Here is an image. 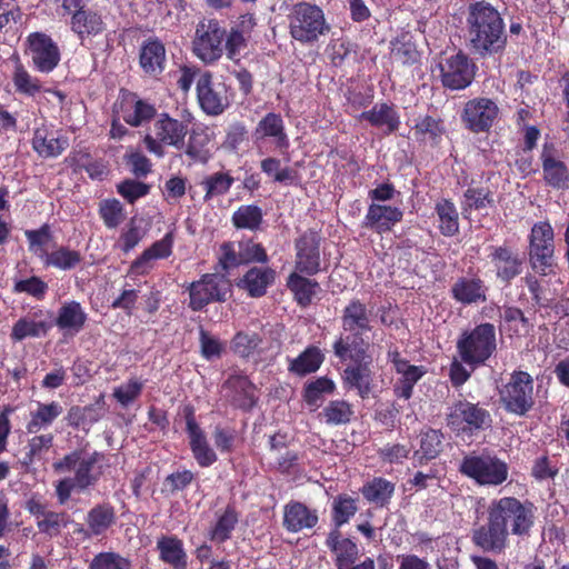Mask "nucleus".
Here are the masks:
<instances>
[{
	"label": "nucleus",
	"instance_id": "4468645a",
	"mask_svg": "<svg viewBox=\"0 0 569 569\" xmlns=\"http://www.w3.org/2000/svg\"><path fill=\"white\" fill-rule=\"evenodd\" d=\"M441 81L446 88L461 90L473 80L475 66L461 52L440 63Z\"/></svg>",
	"mask_w": 569,
	"mask_h": 569
},
{
	"label": "nucleus",
	"instance_id": "f704fd0d",
	"mask_svg": "<svg viewBox=\"0 0 569 569\" xmlns=\"http://www.w3.org/2000/svg\"><path fill=\"white\" fill-rule=\"evenodd\" d=\"M254 134L258 139L273 138L274 143L280 149L289 147V139L284 132L282 118L277 113H268L258 123Z\"/></svg>",
	"mask_w": 569,
	"mask_h": 569
},
{
	"label": "nucleus",
	"instance_id": "20e7f679",
	"mask_svg": "<svg viewBox=\"0 0 569 569\" xmlns=\"http://www.w3.org/2000/svg\"><path fill=\"white\" fill-rule=\"evenodd\" d=\"M489 512L505 530H508V526H510L511 533L517 536L528 535L535 520L532 505L522 503L513 497H503L492 501Z\"/></svg>",
	"mask_w": 569,
	"mask_h": 569
},
{
	"label": "nucleus",
	"instance_id": "6ab92c4d",
	"mask_svg": "<svg viewBox=\"0 0 569 569\" xmlns=\"http://www.w3.org/2000/svg\"><path fill=\"white\" fill-rule=\"evenodd\" d=\"M186 430L189 446L197 463L202 468L212 466L218 460V456L213 448L210 447L204 431L197 423L191 411L186 417Z\"/></svg>",
	"mask_w": 569,
	"mask_h": 569
},
{
	"label": "nucleus",
	"instance_id": "052dcab7",
	"mask_svg": "<svg viewBox=\"0 0 569 569\" xmlns=\"http://www.w3.org/2000/svg\"><path fill=\"white\" fill-rule=\"evenodd\" d=\"M261 170L274 181L281 183H292L296 174L292 169L281 168V161L277 158H266L261 161Z\"/></svg>",
	"mask_w": 569,
	"mask_h": 569
},
{
	"label": "nucleus",
	"instance_id": "72a5a7b5",
	"mask_svg": "<svg viewBox=\"0 0 569 569\" xmlns=\"http://www.w3.org/2000/svg\"><path fill=\"white\" fill-rule=\"evenodd\" d=\"M224 388L231 392V399L238 407L249 409L256 403V389L247 377L233 375L226 381Z\"/></svg>",
	"mask_w": 569,
	"mask_h": 569
},
{
	"label": "nucleus",
	"instance_id": "412c9836",
	"mask_svg": "<svg viewBox=\"0 0 569 569\" xmlns=\"http://www.w3.org/2000/svg\"><path fill=\"white\" fill-rule=\"evenodd\" d=\"M372 317V312L366 303L359 299H352L342 310L341 327L343 331L351 333L357 339L371 330Z\"/></svg>",
	"mask_w": 569,
	"mask_h": 569
},
{
	"label": "nucleus",
	"instance_id": "a19ab883",
	"mask_svg": "<svg viewBox=\"0 0 569 569\" xmlns=\"http://www.w3.org/2000/svg\"><path fill=\"white\" fill-rule=\"evenodd\" d=\"M287 286L295 295L297 302L303 307L311 302L312 298L319 290L317 281L305 278L298 272H292L289 276Z\"/></svg>",
	"mask_w": 569,
	"mask_h": 569
},
{
	"label": "nucleus",
	"instance_id": "49530a36",
	"mask_svg": "<svg viewBox=\"0 0 569 569\" xmlns=\"http://www.w3.org/2000/svg\"><path fill=\"white\" fill-rule=\"evenodd\" d=\"M393 491V483L383 478H375L366 483L361 489L363 497L369 502L377 506L386 505L391 498Z\"/></svg>",
	"mask_w": 569,
	"mask_h": 569
},
{
	"label": "nucleus",
	"instance_id": "f257e3e1",
	"mask_svg": "<svg viewBox=\"0 0 569 569\" xmlns=\"http://www.w3.org/2000/svg\"><path fill=\"white\" fill-rule=\"evenodd\" d=\"M467 24L470 43L478 53L492 54L505 48L507 36L503 19L489 2L471 3L468 9Z\"/></svg>",
	"mask_w": 569,
	"mask_h": 569
},
{
	"label": "nucleus",
	"instance_id": "7ed1b4c3",
	"mask_svg": "<svg viewBox=\"0 0 569 569\" xmlns=\"http://www.w3.org/2000/svg\"><path fill=\"white\" fill-rule=\"evenodd\" d=\"M496 349V328L491 323H481L466 330L457 340V351L461 361L472 368L483 365Z\"/></svg>",
	"mask_w": 569,
	"mask_h": 569
},
{
	"label": "nucleus",
	"instance_id": "c03bdc74",
	"mask_svg": "<svg viewBox=\"0 0 569 569\" xmlns=\"http://www.w3.org/2000/svg\"><path fill=\"white\" fill-rule=\"evenodd\" d=\"M440 232L446 237H452L459 231V214L456 206L442 199L436 204Z\"/></svg>",
	"mask_w": 569,
	"mask_h": 569
},
{
	"label": "nucleus",
	"instance_id": "cd10ccee",
	"mask_svg": "<svg viewBox=\"0 0 569 569\" xmlns=\"http://www.w3.org/2000/svg\"><path fill=\"white\" fill-rule=\"evenodd\" d=\"M490 258L497 269V276L509 281L521 271V260L507 247H492Z\"/></svg>",
	"mask_w": 569,
	"mask_h": 569
},
{
	"label": "nucleus",
	"instance_id": "393cba45",
	"mask_svg": "<svg viewBox=\"0 0 569 569\" xmlns=\"http://www.w3.org/2000/svg\"><path fill=\"white\" fill-rule=\"evenodd\" d=\"M336 557L338 569H352L358 557V547L349 538H343L338 529L332 530L326 541Z\"/></svg>",
	"mask_w": 569,
	"mask_h": 569
},
{
	"label": "nucleus",
	"instance_id": "5fc2aeb1",
	"mask_svg": "<svg viewBox=\"0 0 569 569\" xmlns=\"http://www.w3.org/2000/svg\"><path fill=\"white\" fill-rule=\"evenodd\" d=\"M262 221L261 209L257 206H241L232 216L233 224L239 229L256 230Z\"/></svg>",
	"mask_w": 569,
	"mask_h": 569
},
{
	"label": "nucleus",
	"instance_id": "4be33fe9",
	"mask_svg": "<svg viewBox=\"0 0 569 569\" xmlns=\"http://www.w3.org/2000/svg\"><path fill=\"white\" fill-rule=\"evenodd\" d=\"M402 216L403 213L398 207L372 202L368 207L363 226L378 233L387 232L401 221Z\"/></svg>",
	"mask_w": 569,
	"mask_h": 569
},
{
	"label": "nucleus",
	"instance_id": "3c124183",
	"mask_svg": "<svg viewBox=\"0 0 569 569\" xmlns=\"http://www.w3.org/2000/svg\"><path fill=\"white\" fill-rule=\"evenodd\" d=\"M441 451V433L437 430H428L420 435V447L415 451L413 458L419 462L435 459Z\"/></svg>",
	"mask_w": 569,
	"mask_h": 569
},
{
	"label": "nucleus",
	"instance_id": "79ce46f5",
	"mask_svg": "<svg viewBox=\"0 0 569 569\" xmlns=\"http://www.w3.org/2000/svg\"><path fill=\"white\" fill-rule=\"evenodd\" d=\"M53 445V436L51 433H44L33 436L29 439L27 445V452L23 457L22 465L30 468L37 462H44L46 453L50 450Z\"/></svg>",
	"mask_w": 569,
	"mask_h": 569
},
{
	"label": "nucleus",
	"instance_id": "6e6d98bb",
	"mask_svg": "<svg viewBox=\"0 0 569 569\" xmlns=\"http://www.w3.org/2000/svg\"><path fill=\"white\" fill-rule=\"evenodd\" d=\"M333 390L335 382L327 377H320L306 386L303 397L309 406L318 407L322 397L332 393Z\"/></svg>",
	"mask_w": 569,
	"mask_h": 569
},
{
	"label": "nucleus",
	"instance_id": "774afa93",
	"mask_svg": "<svg viewBox=\"0 0 569 569\" xmlns=\"http://www.w3.org/2000/svg\"><path fill=\"white\" fill-rule=\"evenodd\" d=\"M240 251L241 263L249 262H267L268 256L261 244L256 243L251 240L242 241L238 243Z\"/></svg>",
	"mask_w": 569,
	"mask_h": 569
},
{
	"label": "nucleus",
	"instance_id": "9b49d317",
	"mask_svg": "<svg viewBox=\"0 0 569 569\" xmlns=\"http://www.w3.org/2000/svg\"><path fill=\"white\" fill-rule=\"evenodd\" d=\"M529 257L533 269L546 273L553 260V229L548 222L533 224L529 238Z\"/></svg>",
	"mask_w": 569,
	"mask_h": 569
},
{
	"label": "nucleus",
	"instance_id": "0eeeda50",
	"mask_svg": "<svg viewBox=\"0 0 569 569\" xmlns=\"http://www.w3.org/2000/svg\"><path fill=\"white\" fill-rule=\"evenodd\" d=\"M187 132V126L182 121L161 113L153 123V136L146 134L143 142L149 152L163 157V146L181 148Z\"/></svg>",
	"mask_w": 569,
	"mask_h": 569
},
{
	"label": "nucleus",
	"instance_id": "69168bd1",
	"mask_svg": "<svg viewBox=\"0 0 569 569\" xmlns=\"http://www.w3.org/2000/svg\"><path fill=\"white\" fill-rule=\"evenodd\" d=\"M357 505L355 499L347 496H339L333 501V521L340 527L349 521L356 513Z\"/></svg>",
	"mask_w": 569,
	"mask_h": 569
},
{
	"label": "nucleus",
	"instance_id": "473e14b6",
	"mask_svg": "<svg viewBox=\"0 0 569 569\" xmlns=\"http://www.w3.org/2000/svg\"><path fill=\"white\" fill-rule=\"evenodd\" d=\"M160 559L174 569L187 568V553L180 539L173 536H162L157 541Z\"/></svg>",
	"mask_w": 569,
	"mask_h": 569
},
{
	"label": "nucleus",
	"instance_id": "c756f323",
	"mask_svg": "<svg viewBox=\"0 0 569 569\" xmlns=\"http://www.w3.org/2000/svg\"><path fill=\"white\" fill-rule=\"evenodd\" d=\"M276 272L269 267H253L239 281V287L251 297H261L274 281Z\"/></svg>",
	"mask_w": 569,
	"mask_h": 569
},
{
	"label": "nucleus",
	"instance_id": "2eb2a0df",
	"mask_svg": "<svg viewBox=\"0 0 569 569\" xmlns=\"http://www.w3.org/2000/svg\"><path fill=\"white\" fill-rule=\"evenodd\" d=\"M28 53L34 68L40 72L52 71L60 61V52L52 39L41 32L28 37Z\"/></svg>",
	"mask_w": 569,
	"mask_h": 569
},
{
	"label": "nucleus",
	"instance_id": "4c0bfd02",
	"mask_svg": "<svg viewBox=\"0 0 569 569\" xmlns=\"http://www.w3.org/2000/svg\"><path fill=\"white\" fill-rule=\"evenodd\" d=\"M210 143L209 128L197 127L190 133L186 153L194 161L206 162L210 158Z\"/></svg>",
	"mask_w": 569,
	"mask_h": 569
},
{
	"label": "nucleus",
	"instance_id": "864d4df0",
	"mask_svg": "<svg viewBox=\"0 0 569 569\" xmlns=\"http://www.w3.org/2000/svg\"><path fill=\"white\" fill-rule=\"evenodd\" d=\"M143 382L138 378H130L126 382L113 388L112 396L123 408L132 405L141 395Z\"/></svg>",
	"mask_w": 569,
	"mask_h": 569
},
{
	"label": "nucleus",
	"instance_id": "a878e982",
	"mask_svg": "<svg viewBox=\"0 0 569 569\" xmlns=\"http://www.w3.org/2000/svg\"><path fill=\"white\" fill-rule=\"evenodd\" d=\"M360 120L368 121L372 127L381 129L385 133L398 130L400 116L392 104L376 103L370 110L359 116Z\"/></svg>",
	"mask_w": 569,
	"mask_h": 569
},
{
	"label": "nucleus",
	"instance_id": "338daca9",
	"mask_svg": "<svg viewBox=\"0 0 569 569\" xmlns=\"http://www.w3.org/2000/svg\"><path fill=\"white\" fill-rule=\"evenodd\" d=\"M238 521L237 515L232 509H227L223 515L218 519L214 528L211 531V539L222 542L230 537Z\"/></svg>",
	"mask_w": 569,
	"mask_h": 569
},
{
	"label": "nucleus",
	"instance_id": "680f3d73",
	"mask_svg": "<svg viewBox=\"0 0 569 569\" xmlns=\"http://www.w3.org/2000/svg\"><path fill=\"white\" fill-rule=\"evenodd\" d=\"M326 422L330 425L347 423L351 416L352 409L350 405L343 400H335L323 409L322 412Z\"/></svg>",
	"mask_w": 569,
	"mask_h": 569
},
{
	"label": "nucleus",
	"instance_id": "0e129e2a",
	"mask_svg": "<svg viewBox=\"0 0 569 569\" xmlns=\"http://www.w3.org/2000/svg\"><path fill=\"white\" fill-rule=\"evenodd\" d=\"M90 569H130V561L117 552H100L92 559Z\"/></svg>",
	"mask_w": 569,
	"mask_h": 569
},
{
	"label": "nucleus",
	"instance_id": "e433bc0d",
	"mask_svg": "<svg viewBox=\"0 0 569 569\" xmlns=\"http://www.w3.org/2000/svg\"><path fill=\"white\" fill-rule=\"evenodd\" d=\"M49 327V323L37 318V313L28 315L13 325L10 338L16 342L27 338H39L46 336Z\"/></svg>",
	"mask_w": 569,
	"mask_h": 569
},
{
	"label": "nucleus",
	"instance_id": "f8f14e48",
	"mask_svg": "<svg viewBox=\"0 0 569 569\" xmlns=\"http://www.w3.org/2000/svg\"><path fill=\"white\" fill-rule=\"evenodd\" d=\"M230 290L229 282L219 274H204L189 288V307L201 310L212 301H223Z\"/></svg>",
	"mask_w": 569,
	"mask_h": 569
},
{
	"label": "nucleus",
	"instance_id": "8fccbe9b",
	"mask_svg": "<svg viewBox=\"0 0 569 569\" xmlns=\"http://www.w3.org/2000/svg\"><path fill=\"white\" fill-rule=\"evenodd\" d=\"M81 262L79 251L71 250L67 247H59L57 250L48 253L43 259L46 266H51L60 270H70Z\"/></svg>",
	"mask_w": 569,
	"mask_h": 569
},
{
	"label": "nucleus",
	"instance_id": "9d476101",
	"mask_svg": "<svg viewBox=\"0 0 569 569\" xmlns=\"http://www.w3.org/2000/svg\"><path fill=\"white\" fill-rule=\"evenodd\" d=\"M196 90L201 109L209 116L221 114L230 104L227 84L222 81H213L210 72L199 74Z\"/></svg>",
	"mask_w": 569,
	"mask_h": 569
},
{
	"label": "nucleus",
	"instance_id": "f3484780",
	"mask_svg": "<svg viewBox=\"0 0 569 569\" xmlns=\"http://www.w3.org/2000/svg\"><path fill=\"white\" fill-rule=\"evenodd\" d=\"M540 160L545 182L553 189H569V169L553 144H543Z\"/></svg>",
	"mask_w": 569,
	"mask_h": 569
},
{
	"label": "nucleus",
	"instance_id": "5701e85b",
	"mask_svg": "<svg viewBox=\"0 0 569 569\" xmlns=\"http://www.w3.org/2000/svg\"><path fill=\"white\" fill-rule=\"evenodd\" d=\"M318 523L317 510L306 505L293 501L284 507L283 526L289 532H300L305 529H312Z\"/></svg>",
	"mask_w": 569,
	"mask_h": 569
},
{
	"label": "nucleus",
	"instance_id": "2f4dec72",
	"mask_svg": "<svg viewBox=\"0 0 569 569\" xmlns=\"http://www.w3.org/2000/svg\"><path fill=\"white\" fill-rule=\"evenodd\" d=\"M32 147L40 157L53 158L60 156L68 148V140L56 137L46 128H38L33 133Z\"/></svg>",
	"mask_w": 569,
	"mask_h": 569
},
{
	"label": "nucleus",
	"instance_id": "c9c22d12",
	"mask_svg": "<svg viewBox=\"0 0 569 569\" xmlns=\"http://www.w3.org/2000/svg\"><path fill=\"white\" fill-rule=\"evenodd\" d=\"M63 412L62 406L56 401L49 403H38L36 410L31 411L30 420L27 423L29 433H38L48 428Z\"/></svg>",
	"mask_w": 569,
	"mask_h": 569
},
{
	"label": "nucleus",
	"instance_id": "dca6fc26",
	"mask_svg": "<svg viewBox=\"0 0 569 569\" xmlns=\"http://www.w3.org/2000/svg\"><path fill=\"white\" fill-rule=\"evenodd\" d=\"M388 360L399 376L393 387L395 395L408 400L412 396L415 385L426 375L427 370L423 366L410 365L400 357L397 350L388 351Z\"/></svg>",
	"mask_w": 569,
	"mask_h": 569
},
{
	"label": "nucleus",
	"instance_id": "ea45409f",
	"mask_svg": "<svg viewBox=\"0 0 569 569\" xmlns=\"http://www.w3.org/2000/svg\"><path fill=\"white\" fill-rule=\"evenodd\" d=\"M371 371L367 366H352L343 371V382L349 389H356L361 398L368 397L371 391Z\"/></svg>",
	"mask_w": 569,
	"mask_h": 569
},
{
	"label": "nucleus",
	"instance_id": "a211bd4d",
	"mask_svg": "<svg viewBox=\"0 0 569 569\" xmlns=\"http://www.w3.org/2000/svg\"><path fill=\"white\" fill-rule=\"evenodd\" d=\"M320 238L317 232L308 231L296 242V271L313 276L321 269L320 261Z\"/></svg>",
	"mask_w": 569,
	"mask_h": 569
},
{
	"label": "nucleus",
	"instance_id": "1a4fd4ad",
	"mask_svg": "<svg viewBox=\"0 0 569 569\" xmlns=\"http://www.w3.org/2000/svg\"><path fill=\"white\" fill-rule=\"evenodd\" d=\"M533 381L529 373L513 372L509 382L500 390V399L506 409L512 413L522 416L533 405Z\"/></svg>",
	"mask_w": 569,
	"mask_h": 569
},
{
	"label": "nucleus",
	"instance_id": "f03ea898",
	"mask_svg": "<svg viewBox=\"0 0 569 569\" xmlns=\"http://www.w3.org/2000/svg\"><path fill=\"white\" fill-rule=\"evenodd\" d=\"M291 38L301 44H312L330 31L322 9L309 2L295 4L288 14Z\"/></svg>",
	"mask_w": 569,
	"mask_h": 569
},
{
	"label": "nucleus",
	"instance_id": "b1692460",
	"mask_svg": "<svg viewBox=\"0 0 569 569\" xmlns=\"http://www.w3.org/2000/svg\"><path fill=\"white\" fill-rule=\"evenodd\" d=\"M508 530L492 517L489 512L488 526H482L475 530L473 541L485 550L500 551L506 547Z\"/></svg>",
	"mask_w": 569,
	"mask_h": 569
},
{
	"label": "nucleus",
	"instance_id": "ddd939ff",
	"mask_svg": "<svg viewBox=\"0 0 569 569\" xmlns=\"http://www.w3.org/2000/svg\"><path fill=\"white\" fill-rule=\"evenodd\" d=\"M499 114L498 104L489 98H475L463 108L461 119L466 128L475 133L488 131Z\"/></svg>",
	"mask_w": 569,
	"mask_h": 569
},
{
	"label": "nucleus",
	"instance_id": "603ef678",
	"mask_svg": "<svg viewBox=\"0 0 569 569\" xmlns=\"http://www.w3.org/2000/svg\"><path fill=\"white\" fill-rule=\"evenodd\" d=\"M70 517L64 512L41 511V518L37 520L40 532L50 537L58 536L68 526Z\"/></svg>",
	"mask_w": 569,
	"mask_h": 569
},
{
	"label": "nucleus",
	"instance_id": "09e8293b",
	"mask_svg": "<svg viewBox=\"0 0 569 569\" xmlns=\"http://www.w3.org/2000/svg\"><path fill=\"white\" fill-rule=\"evenodd\" d=\"M71 29L80 37L97 34L103 30V22L98 13L84 10L71 18Z\"/></svg>",
	"mask_w": 569,
	"mask_h": 569
},
{
	"label": "nucleus",
	"instance_id": "e2e57ef3",
	"mask_svg": "<svg viewBox=\"0 0 569 569\" xmlns=\"http://www.w3.org/2000/svg\"><path fill=\"white\" fill-rule=\"evenodd\" d=\"M24 234L29 241L30 251L43 260L48 254L46 246L51 239L49 227L44 224L38 230H27Z\"/></svg>",
	"mask_w": 569,
	"mask_h": 569
},
{
	"label": "nucleus",
	"instance_id": "de8ad7c7",
	"mask_svg": "<svg viewBox=\"0 0 569 569\" xmlns=\"http://www.w3.org/2000/svg\"><path fill=\"white\" fill-rule=\"evenodd\" d=\"M323 361V355L317 347L307 348L299 357L290 362V371L305 376L317 371Z\"/></svg>",
	"mask_w": 569,
	"mask_h": 569
},
{
	"label": "nucleus",
	"instance_id": "c85d7f7f",
	"mask_svg": "<svg viewBox=\"0 0 569 569\" xmlns=\"http://www.w3.org/2000/svg\"><path fill=\"white\" fill-rule=\"evenodd\" d=\"M486 291L487 289L479 278H460L451 288L452 297L463 305L486 301Z\"/></svg>",
	"mask_w": 569,
	"mask_h": 569
},
{
	"label": "nucleus",
	"instance_id": "13d9d810",
	"mask_svg": "<svg viewBox=\"0 0 569 569\" xmlns=\"http://www.w3.org/2000/svg\"><path fill=\"white\" fill-rule=\"evenodd\" d=\"M234 179L228 172H216L202 182L206 190V198L224 194L229 191Z\"/></svg>",
	"mask_w": 569,
	"mask_h": 569
},
{
	"label": "nucleus",
	"instance_id": "6e6552de",
	"mask_svg": "<svg viewBox=\"0 0 569 569\" xmlns=\"http://www.w3.org/2000/svg\"><path fill=\"white\" fill-rule=\"evenodd\" d=\"M226 32L217 20L200 21L192 41V50L198 59L204 63H213L223 54V39Z\"/></svg>",
	"mask_w": 569,
	"mask_h": 569
},
{
	"label": "nucleus",
	"instance_id": "7c9ffc66",
	"mask_svg": "<svg viewBox=\"0 0 569 569\" xmlns=\"http://www.w3.org/2000/svg\"><path fill=\"white\" fill-rule=\"evenodd\" d=\"M140 66L150 76H157L164 70L166 49L161 41L149 40L141 47Z\"/></svg>",
	"mask_w": 569,
	"mask_h": 569
},
{
	"label": "nucleus",
	"instance_id": "aec40b11",
	"mask_svg": "<svg viewBox=\"0 0 569 569\" xmlns=\"http://www.w3.org/2000/svg\"><path fill=\"white\" fill-rule=\"evenodd\" d=\"M488 418V412L477 405L458 402L448 415V425L455 431H466L481 428Z\"/></svg>",
	"mask_w": 569,
	"mask_h": 569
},
{
	"label": "nucleus",
	"instance_id": "a18cd8bd",
	"mask_svg": "<svg viewBox=\"0 0 569 569\" xmlns=\"http://www.w3.org/2000/svg\"><path fill=\"white\" fill-rule=\"evenodd\" d=\"M412 132L418 140L437 143L445 133V128L440 119L431 116H423L417 120L412 128Z\"/></svg>",
	"mask_w": 569,
	"mask_h": 569
},
{
	"label": "nucleus",
	"instance_id": "bf43d9fd",
	"mask_svg": "<svg viewBox=\"0 0 569 569\" xmlns=\"http://www.w3.org/2000/svg\"><path fill=\"white\" fill-rule=\"evenodd\" d=\"M144 234V230L137 224L136 219H131L127 228L121 232L116 247L123 253H128L139 244Z\"/></svg>",
	"mask_w": 569,
	"mask_h": 569
},
{
	"label": "nucleus",
	"instance_id": "423d86ee",
	"mask_svg": "<svg viewBox=\"0 0 569 569\" xmlns=\"http://www.w3.org/2000/svg\"><path fill=\"white\" fill-rule=\"evenodd\" d=\"M460 471L483 486H498L508 477L507 465L490 455L467 456L460 465Z\"/></svg>",
	"mask_w": 569,
	"mask_h": 569
},
{
	"label": "nucleus",
	"instance_id": "bb28decb",
	"mask_svg": "<svg viewBox=\"0 0 569 569\" xmlns=\"http://www.w3.org/2000/svg\"><path fill=\"white\" fill-rule=\"evenodd\" d=\"M87 321V313L77 301L63 303L56 319L57 327L64 333L74 336L80 332Z\"/></svg>",
	"mask_w": 569,
	"mask_h": 569
},
{
	"label": "nucleus",
	"instance_id": "4d7b16f0",
	"mask_svg": "<svg viewBox=\"0 0 569 569\" xmlns=\"http://www.w3.org/2000/svg\"><path fill=\"white\" fill-rule=\"evenodd\" d=\"M99 213L106 227L109 229L117 228L124 219L123 207L117 199L101 201Z\"/></svg>",
	"mask_w": 569,
	"mask_h": 569
},
{
	"label": "nucleus",
	"instance_id": "39448f33",
	"mask_svg": "<svg viewBox=\"0 0 569 569\" xmlns=\"http://www.w3.org/2000/svg\"><path fill=\"white\" fill-rule=\"evenodd\" d=\"M103 456L99 452L81 453L73 451L53 463L57 473H64L73 470L72 477L78 483V491H83L93 486L102 473Z\"/></svg>",
	"mask_w": 569,
	"mask_h": 569
},
{
	"label": "nucleus",
	"instance_id": "58836bf2",
	"mask_svg": "<svg viewBox=\"0 0 569 569\" xmlns=\"http://www.w3.org/2000/svg\"><path fill=\"white\" fill-rule=\"evenodd\" d=\"M154 113L153 106L142 100H128L121 103V118L132 127H139L149 121Z\"/></svg>",
	"mask_w": 569,
	"mask_h": 569
},
{
	"label": "nucleus",
	"instance_id": "37998d69",
	"mask_svg": "<svg viewBox=\"0 0 569 569\" xmlns=\"http://www.w3.org/2000/svg\"><path fill=\"white\" fill-rule=\"evenodd\" d=\"M86 520L91 535H102L113 525L114 510L109 505L96 506L88 512Z\"/></svg>",
	"mask_w": 569,
	"mask_h": 569
}]
</instances>
